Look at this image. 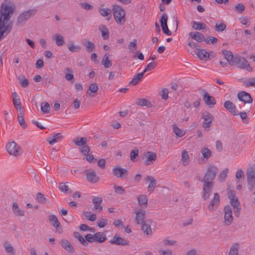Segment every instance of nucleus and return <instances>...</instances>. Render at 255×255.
Returning a JSON list of instances; mask_svg holds the SVG:
<instances>
[{
  "mask_svg": "<svg viewBox=\"0 0 255 255\" xmlns=\"http://www.w3.org/2000/svg\"><path fill=\"white\" fill-rule=\"evenodd\" d=\"M14 12V7L2 3L0 7V41L11 30L12 25L8 23Z\"/></svg>",
  "mask_w": 255,
  "mask_h": 255,
  "instance_id": "nucleus-1",
  "label": "nucleus"
},
{
  "mask_svg": "<svg viewBox=\"0 0 255 255\" xmlns=\"http://www.w3.org/2000/svg\"><path fill=\"white\" fill-rule=\"evenodd\" d=\"M218 172V169L216 166L210 165L202 180V182L204 183L202 197L204 200H207L209 198L214 187L213 180Z\"/></svg>",
  "mask_w": 255,
  "mask_h": 255,
  "instance_id": "nucleus-2",
  "label": "nucleus"
},
{
  "mask_svg": "<svg viewBox=\"0 0 255 255\" xmlns=\"http://www.w3.org/2000/svg\"><path fill=\"white\" fill-rule=\"evenodd\" d=\"M231 66L236 65L238 68L246 69L249 72L252 71V68L249 64L248 61L244 57H242L238 55H235L233 61L231 63Z\"/></svg>",
  "mask_w": 255,
  "mask_h": 255,
  "instance_id": "nucleus-3",
  "label": "nucleus"
},
{
  "mask_svg": "<svg viewBox=\"0 0 255 255\" xmlns=\"http://www.w3.org/2000/svg\"><path fill=\"white\" fill-rule=\"evenodd\" d=\"M228 196L230 200V204L234 208V212L235 216L238 217L240 214L241 206L237 197L234 191L228 192Z\"/></svg>",
  "mask_w": 255,
  "mask_h": 255,
  "instance_id": "nucleus-4",
  "label": "nucleus"
},
{
  "mask_svg": "<svg viewBox=\"0 0 255 255\" xmlns=\"http://www.w3.org/2000/svg\"><path fill=\"white\" fill-rule=\"evenodd\" d=\"M113 11L116 22L120 25L124 24L126 21L125 10L119 5H116L113 7Z\"/></svg>",
  "mask_w": 255,
  "mask_h": 255,
  "instance_id": "nucleus-5",
  "label": "nucleus"
},
{
  "mask_svg": "<svg viewBox=\"0 0 255 255\" xmlns=\"http://www.w3.org/2000/svg\"><path fill=\"white\" fill-rule=\"evenodd\" d=\"M36 12L35 9H29L22 12L17 17L16 24L18 26L23 25L26 21L28 20L31 16H34Z\"/></svg>",
  "mask_w": 255,
  "mask_h": 255,
  "instance_id": "nucleus-6",
  "label": "nucleus"
},
{
  "mask_svg": "<svg viewBox=\"0 0 255 255\" xmlns=\"http://www.w3.org/2000/svg\"><path fill=\"white\" fill-rule=\"evenodd\" d=\"M5 148L9 154L15 156H17L22 153V149L14 141L8 142L6 145Z\"/></svg>",
  "mask_w": 255,
  "mask_h": 255,
  "instance_id": "nucleus-7",
  "label": "nucleus"
},
{
  "mask_svg": "<svg viewBox=\"0 0 255 255\" xmlns=\"http://www.w3.org/2000/svg\"><path fill=\"white\" fill-rule=\"evenodd\" d=\"M224 225L230 226L233 221L232 209L230 206H226L224 209Z\"/></svg>",
  "mask_w": 255,
  "mask_h": 255,
  "instance_id": "nucleus-8",
  "label": "nucleus"
},
{
  "mask_svg": "<svg viewBox=\"0 0 255 255\" xmlns=\"http://www.w3.org/2000/svg\"><path fill=\"white\" fill-rule=\"evenodd\" d=\"M202 119H203L202 127L209 130L214 119L213 116L209 113H204L202 115Z\"/></svg>",
  "mask_w": 255,
  "mask_h": 255,
  "instance_id": "nucleus-9",
  "label": "nucleus"
},
{
  "mask_svg": "<svg viewBox=\"0 0 255 255\" xmlns=\"http://www.w3.org/2000/svg\"><path fill=\"white\" fill-rule=\"evenodd\" d=\"M247 182L249 189L251 191L255 186V169L251 168L247 171Z\"/></svg>",
  "mask_w": 255,
  "mask_h": 255,
  "instance_id": "nucleus-10",
  "label": "nucleus"
},
{
  "mask_svg": "<svg viewBox=\"0 0 255 255\" xmlns=\"http://www.w3.org/2000/svg\"><path fill=\"white\" fill-rule=\"evenodd\" d=\"M110 243L112 245L117 246H128L129 245V241L121 237L119 235L116 234L113 238L110 240Z\"/></svg>",
  "mask_w": 255,
  "mask_h": 255,
  "instance_id": "nucleus-11",
  "label": "nucleus"
},
{
  "mask_svg": "<svg viewBox=\"0 0 255 255\" xmlns=\"http://www.w3.org/2000/svg\"><path fill=\"white\" fill-rule=\"evenodd\" d=\"M85 174L88 181L91 183H97L99 180V177L96 175V172L92 169H89L86 170Z\"/></svg>",
  "mask_w": 255,
  "mask_h": 255,
  "instance_id": "nucleus-12",
  "label": "nucleus"
},
{
  "mask_svg": "<svg viewBox=\"0 0 255 255\" xmlns=\"http://www.w3.org/2000/svg\"><path fill=\"white\" fill-rule=\"evenodd\" d=\"M49 221L57 233L60 234L62 232V227L56 216L54 215L49 216Z\"/></svg>",
  "mask_w": 255,
  "mask_h": 255,
  "instance_id": "nucleus-13",
  "label": "nucleus"
},
{
  "mask_svg": "<svg viewBox=\"0 0 255 255\" xmlns=\"http://www.w3.org/2000/svg\"><path fill=\"white\" fill-rule=\"evenodd\" d=\"M113 173L117 177L122 179L126 178L128 174L127 169L119 166L115 167L113 169Z\"/></svg>",
  "mask_w": 255,
  "mask_h": 255,
  "instance_id": "nucleus-14",
  "label": "nucleus"
},
{
  "mask_svg": "<svg viewBox=\"0 0 255 255\" xmlns=\"http://www.w3.org/2000/svg\"><path fill=\"white\" fill-rule=\"evenodd\" d=\"M220 204V196L218 193H216L214 195V198L211 200L208 205V208L211 212L216 210Z\"/></svg>",
  "mask_w": 255,
  "mask_h": 255,
  "instance_id": "nucleus-15",
  "label": "nucleus"
},
{
  "mask_svg": "<svg viewBox=\"0 0 255 255\" xmlns=\"http://www.w3.org/2000/svg\"><path fill=\"white\" fill-rule=\"evenodd\" d=\"M238 98L240 101L243 102L245 104H251L253 101L251 95L243 91H240L238 93Z\"/></svg>",
  "mask_w": 255,
  "mask_h": 255,
  "instance_id": "nucleus-16",
  "label": "nucleus"
},
{
  "mask_svg": "<svg viewBox=\"0 0 255 255\" xmlns=\"http://www.w3.org/2000/svg\"><path fill=\"white\" fill-rule=\"evenodd\" d=\"M203 99L205 104L210 108H212L216 104L215 99L210 96L207 92H205Z\"/></svg>",
  "mask_w": 255,
  "mask_h": 255,
  "instance_id": "nucleus-17",
  "label": "nucleus"
},
{
  "mask_svg": "<svg viewBox=\"0 0 255 255\" xmlns=\"http://www.w3.org/2000/svg\"><path fill=\"white\" fill-rule=\"evenodd\" d=\"M146 160L144 161L145 165H149L152 164L156 159V154L154 152L147 151L145 154Z\"/></svg>",
  "mask_w": 255,
  "mask_h": 255,
  "instance_id": "nucleus-18",
  "label": "nucleus"
},
{
  "mask_svg": "<svg viewBox=\"0 0 255 255\" xmlns=\"http://www.w3.org/2000/svg\"><path fill=\"white\" fill-rule=\"evenodd\" d=\"M194 52L201 60H207L210 56V54L205 49L197 48Z\"/></svg>",
  "mask_w": 255,
  "mask_h": 255,
  "instance_id": "nucleus-19",
  "label": "nucleus"
},
{
  "mask_svg": "<svg viewBox=\"0 0 255 255\" xmlns=\"http://www.w3.org/2000/svg\"><path fill=\"white\" fill-rule=\"evenodd\" d=\"M82 44L85 47V50L87 52L91 53L95 51V45L93 42L84 39L82 40Z\"/></svg>",
  "mask_w": 255,
  "mask_h": 255,
  "instance_id": "nucleus-20",
  "label": "nucleus"
},
{
  "mask_svg": "<svg viewBox=\"0 0 255 255\" xmlns=\"http://www.w3.org/2000/svg\"><path fill=\"white\" fill-rule=\"evenodd\" d=\"M60 243L62 247L66 251L71 253H73L74 252V248L71 243L67 240L62 239L60 240Z\"/></svg>",
  "mask_w": 255,
  "mask_h": 255,
  "instance_id": "nucleus-21",
  "label": "nucleus"
},
{
  "mask_svg": "<svg viewBox=\"0 0 255 255\" xmlns=\"http://www.w3.org/2000/svg\"><path fill=\"white\" fill-rule=\"evenodd\" d=\"M136 215L135 220L137 224H142L144 223V219L145 216V211L142 210H139L135 212Z\"/></svg>",
  "mask_w": 255,
  "mask_h": 255,
  "instance_id": "nucleus-22",
  "label": "nucleus"
},
{
  "mask_svg": "<svg viewBox=\"0 0 255 255\" xmlns=\"http://www.w3.org/2000/svg\"><path fill=\"white\" fill-rule=\"evenodd\" d=\"M225 108L234 115H238L236 107L235 104L230 101H227L224 103Z\"/></svg>",
  "mask_w": 255,
  "mask_h": 255,
  "instance_id": "nucleus-23",
  "label": "nucleus"
},
{
  "mask_svg": "<svg viewBox=\"0 0 255 255\" xmlns=\"http://www.w3.org/2000/svg\"><path fill=\"white\" fill-rule=\"evenodd\" d=\"M189 35L193 39L195 40L196 41L198 42H201L203 40H205L204 36L203 34L200 32L195 31V32H190L189 33Z\"/></svg>",
  "mask_w": 255,
  "mask_h": 255,
  "instance_id": "nucleus-24",
  "label": "nucleus"
},
{
  "mask_svg": "<svg viewBox=\"0 0 255 255\" xmlns=\"http://www.w3.org/2000/svg\"><path fill=\"white\" fill-rule=\"evenodd\" d=\"M146 180L150 181V183L147 187L148 191L150 192H153L156 185V179L152 176H147L146 178Z\"/></svg>",
  "mask_w": 255,
  "mask_h": 255,
  "instance_id": "nucleus-25",
  "label": "nucleus"
},
{
  "mask_svg": "<svg viewBox=\"0 0 255 255\" xmlns=\"http://www.w3.org/2000/svg\"><path fill=\"white\" fill-rule=\"evenodd\" d=\"M63 138V136L61 133L55 134L53 137H49L47 140L50 145H53L55 143L59 141Z\"/></svg>",
  "mask_w": 255,
  "mask_h": 255,
  "instance_id": "nucleus-26",
  "label": "nucleus"
},
{
  "mask_svg": "<svg viewBox=\"0 0 255 255\" xmlns=\"http://www.w3.org/2000/svg\"><path fill=\"white\" fill-rule=\"evenodd\" d=\"M138 205L140 207L145 208L147 206L148 199L146 195H140L137 197Z\"/></svg>",
  "mask_w": 255,
  "mask_h": 255,
  "instance_id": "nucleus-27",
  "label": "nucleus"
},
{
  "mask_svg": "<svg viewBox=\"0 0 255 255\" xmlns=\"http://www.w3.org/2000/svg\"><path fill=\"white\" fill-rule=\"evenodd\" d=\"M222 54L224 58L227 60L228 64L231 65V63L233 61L235 55H233L232 52L229 50H225L222 51Z\"/></svg>",
  "mask_w": 255,
  "mask_h": 255,
  "instance_id": "nucleus-28",
  "label": "nucleus"
},
{
  "mask_svg": "<svg viewBox=\"0 0 255 255\" xmlns=\"http://www.w3.org/2000/svg\"><path fill=\"white\" fill-rule=\"evenodd\" d=\"M143 72L138 73L134 75L130 82V84L135 86L137 85L143 78L144 75Z\"/></svg>",
  "mask_w": 255,
  "mask_h": 255,
  "instance_id": "nucleus-29",
  "label": "nucleus"
},
{
  "mask_svg": "<svg viewBox=\"0 0 255 255\" xmlns=\"http://www.w3.org/2000/svg\"><path fill=\"white\" fill-rule=\"evenodd\" d=\"M99 29L101 32L102 36L104 40H107L109 38V32L105 25H100Z\"/></svg>",
  "mask_w": 255,
  "mask_h": 255,
  "instance_id": "nucleus-30",
  "label": "nucleus"
},
{
  "mask_svg": "<svg viewBox=\"0 0 255 255\" xmlns=\"http://www.w3.org/2000/svg\"><path fill=\"white\" fill-rule=\"evenodd\" d=\"M53 39L55 41L56 45L58 46H61L64 43V37L61 34H56L54 35Z\"/></svg>",
  "mask_w": 255,
  "mask_h": 255,
  "instance_id": "nucleus-31",
  "label": "nucleus"
},
{
  "mask_svg": "<svg viewBox=\"0 0 255 255\" xmlns=\"http://www.w3.org/2000/svg\"><path fill=\"white\" fill-rule=\"evenodd\" d=\"M12 210L14 214L17 216H24V211H22L18 207V204L16 202H14L12 204Z\"/></svg>",
  "mask_w": 255,
  "mask_h": 255,
  "instance_id": "nucleus-32",
  "label": "nucleus"
},
{
  "mask_svg": "<svg viewBox=\"0 0 255 255\" xmlns=\"http://www.w3.org/2000/svg\"><path fill=\"white\" fill-rule=\"evenodd\" d=\"M67 47H68V49H69V50L70 51H71V52H79L81 50V47H80V45H74V43L73 41H70L67 44Z\"/></svg>",
  "mask_w": 255,
  "mask_h": 255,
  "instance_id": "nucleus-33",
  "label": "nucleus"
},
{
  "mask_svg": "<svg viewBox=\"0 0 255 255\" xmlns=\"http://www.w3.org/2000/svg\"><path fill=\"white\" fill-rule=\"evenodd\" d=\"M95 236L96 237V242L99 243H104L107 240L106 235L103 232L96 233H95Z\"/></svg>",
  "mask_w": 255,
  "mask_h": 255,
  "instance_id": "nucleus-34",
  "label": "nucleus"
},
{
  "mask_svg": "<svg viewBox=\"0 0 255 255\" xmlns=\"http://www.w3.org/2000/svg\"><path fill=\"white\" fill-rule=\"evenodd\" d=\"M101 63L106 68L110 67L112 65L111 60H109V55L106 53L102 60Z\"/></svg>",
  "mask_w": 255,
  "mask_h": 255,
  "instance_id": "nucleus-35",
  "label": "nucleus"
},
{
  "mask_svg": "<svg viewBox=\"0 0 255 255\" xmlns=\"http://www.w3.org/2000/svg\"><path fill=\"white\" fill-rule=\"evenodd\" d=\"M3 246L5 251L9 254V255H15V250L12 245L8 244L7 242H6L3 244Z\"/></svg>",
  "mask_w": 255,
  "mask_h": 255,
  "instance_id": "nucleus-36",
  "label": "nucleus"
},
{
  "mask_svg": "<svg viewBox=\"0 0 255 255\" xmlns=\"http://www.w3.org/2000/svg\"><path fill=\"white\" fill-rule=\"evenodd\" d=\"M192 26L195 30H203L206 28V24L202 22L193 21Z\"/></svg>",
  "mask_w": 255,
  "mask_h": 255,
  "instance_id": "nucleus-37",
  "label": "nucleus"
},
{
  "mask_svg": "<svg viewBox=\"0 0 255 255\" xmlns=\"http://www.w3.org/2000/svg\"><path fill=\"white\" fill-rule=\"evenodd\" d=\"M73 142L77 146H82L86 144L87 139L86 137L76 138L73 140Z\"/></svg>",
  "mask_w": 255,
  "mask_h": 255,
  "instance_id": "nucleus-38",
  "label": "nucleus"
},
{
  "mask_svg": "<svg viewBox=\"0 0 255 255\" xmlns=\"http://www.w3.org/2000/svg\"><path fill=\"white\" fill-rule=\"evenodd\" d=\"M173 130L177 137H181L185 134V132L180 129L176 125H173Z\"/></svg>",
  "mask_w": 255,
  "mask_h": 255,
  "instance_id": "nucleus-39",
  "label": "nucleus"
},
{
  "mask_svg": "<svg viewBox=\"0 0 255 255\" xmlns=\"http://www.w3.org/2000/svg\"><path fill=\"white\" fill-rule=\"evenodd\" d=\"M141 229L145 234L146 235H150L152 234V229L150 225L146 224L145 223L141 224Z\"/></svg>",
  "mask_w": 255,
  "mask_h": 255,
  "instance_id": "nucleus-40",
  "label": "nucleus"
},
{
  "mask_svg": "<svg viewBox=\"0 0 255 255\" xmlns=\"http://www.w3.org/2000/svg\"><path fill=\"white\" fill-rule=\"evenodd\" d=\"M98 90V86L97 84L96 83H93L90 85L89 89L87 91V94L90 96L91 93H96Z\"/></svg>",
  "mask_w": 255,
  "mask_h": 255,
  "instance_id": "nucleus-41",
  "label": "nucleus"
},
{
  "mask_svg": "<svg viewBox=\"0 0 255 255\" xmlns=\"http://www.w3.org/2000/svg\"><path fill=\"white\" fill-rule=\"evenodd\" d=\"M75 237L77 238L79 241L84 246H88L89 244L86 241L85 238H84L83 236L78 232H75L74 233Z\"/></svg>",
  "mask_w": 255,
  "mask_h": 255,
  "instance_id": "nucleus-42",
  "label": "nucleus"
},
{
  "mask_svg": "<svg viewBox=\"0 0 255 255\" xmlns=\"http://www.w3.org/2000/svg\"><path fill=\"white\" fill-rule=\"evenodd\" d=\"M41 111L44 114H47L50 110V105L47 102H42L41 104Z\"/></svg>",
  "mask_w": 255,
  "mask_h": 255,
  "instance_id": "nucleus-43",
  "label": "nucleus"
},
{
  "mask_svg": "<svg viewBox=\"0 0 255 255\" xmlns=\"http://www.w3.org/2000/svg\"><path fill=\"white\" fill-rule=\"evenodd\" d=\"M136 104L140 106H146L149 107L150 105V102L145 99H137L136 101Z\"/></svg>",
  "mask_w": 255,
  "mask_h": 255,
  "instance_id": "nucleus-44",
  "label": "nucleus"
},
{
  "mask_svg": "<svg viewBox=\"0 0 255 255\" xmlns=\"http://www.w3.org/2000/svg\"><path fill=\"white\" fill-rule=\"evenodd\" d=\"M18 121L19 125L23 128H25L27 127V125L25 122L23 114L20 111L19 114L18 115Z\"/></svg>",
  "mask_w": 255,
  "mask_h": 255,
  "instance_id": "nucleus-45",
  "label": "nucleus"
},
{
  "mask_svg": "<svg viewBox=\"0 0 255 255\" xmlns=\"http://www.w3.org/2000/svg\"><path fill=\"white\" fill-rule=\"evenodd\" d=\"M189 155L188 154V153L185 150H183L182 152V161L183 162V164L184 166H186L188 165L189 163Z\"/></svg>",
  "mask_w": 255,
  "mask_h": 255,
  "instance_id": "nucleus-46",
  "label": "nucleus"
},
{
  "mask_svg": "<svg viewBox=\"0 0 255 255\" xmlns=\"http://www.w3.org/2000/svg\"><path fill=\"white\" fill-rule=\"evenodd\" d=\"M239 247V244H234L230 249L229 255H238Z\"/></svg>",
  "mask_w": 255,
  "mask_h": 255,
  "instance_id": "nucleus-47",
  "label": "nucleus"
},
{
  "mask_svg": "<svg viewBox=\"0 0 255 255\" xmlns=\"http://www.w3.org/2000/svg\"><path fill=\"white\" fill-rule=\"evenodd\" d=\"M201 152L203 157L206 159L209 158L211 156V151L208 148H203Z\"/></svg>",
  "mask_w": 255,
  "mask_h": 255,
  "instance_id": "nucleus-48",
  "label": "nucleus"
},
{
  "mask_svg": "<svg viewBox=\"0 0 255 255\" xmlns=\"http://www.w3.org/2000/svg\"><path fill=\"white\" fill-rule=\"evenodd\" d=\"M59 188L62 192L64 193L72 192V191L69 189V187L63 183H60L59 184Z\"/></svg>",
  "mask_w": 255,
  "mask_h": 255,
  "instance_id": "nucleus-49",
  "label": "nucleus"
},
{
  "mask_svg": "<svg viewBox=\"0 0 255 255\" xmlns=\"http://www.w3.org/2000/svg\"><path fill=\"white\" fill-rule=\"evenodd\" d=\"M114 188L115 189V192L117 194L123 195L126 193L125 190L122 186L115 185L114 186Z\"/></svg>",
  "mask_w": 255,
  "mask_h": 255,
  "instance_id": "nucleus-50",
  "label": "nucleus"
},
{
  "mask_svg": "<svg viewBox=\"0 0 255 255\" xmlns=\"http://www.w3.org/2000/svg\"><path fill=\"white\" fill-rule=\"evenodd\" d=\"M139 151L138 149L132 150L130 153V159L132 161L137 160L136 157L138 156Z\"/></svg>",
  "mask_w": 255,
  "mask_h": 255,
  "instance_id": "nucleus-51",
  "label": "nucleus"
},
{
  "mask_svg": "<svg viewBox=\"0 0 255 255\" xmlns=\"http://www.w3.org/2000/svg\"><path fill=\"white\" fill-rule=\"evenodd\" d=\"M95 234L93 235L91 234H89L86 235L85 236V238L86 239V241L88 243H92L94 242H96V237H95Z\"/></svg>",
  "mask_w": 255,
  "mask_h": 255,
  "instance_id": "nucleus-52",
  "label": "nucleus"
},
{
  "mask_svg": "<svg viewBox=\"0 0 255 255\" xmlns=\"http://www.w3.org/2000/svg\"><path fill=\"white\" fill-rule=\"evenodd\" d=\"M226 28V25L224 23L216 24L215 26V30L217 32H222Z\"/></svg>",
  "mask_w": 255,
  "mask_h": 255,
  "instance_id": "nucleus-53",
  "label": "nucleus"
},
{
  "mask_svg": "<svg viewBox=\"0 0 255 255\" xmlns=\"http://www.w3.org/2000/svg\"><path fill=\"white\" fill-rule=\"evenodd\" d=\"M157 64L155 62H151L148 64L146 66L145 68L143 71L144 74L146 72L151 70L154 69L156 67Z\"/></svg>",
  "mask_w": 255,
  "mask_h": 255,
  "instance_id": "nucleus-54",
  "label": "nucleus"
},
{
  "mask_svg": "<svg viewBox=\"0 0 255 255\" xmlns=\"http://www.w3.org/2000/svg\"><path fill=\"white\" fill-rule=\"evenodd\" d=\"M245 5L242 3H238L234 8L235 11H237L239 13H242L245 10Z\"/></svg>",
  "mask_w": 255,
  "mask_h": 255,
  "instance_id": "nucleus-55",
  "label": "nucleus"
},
{
  "mask_svg": "<svg viewBox=\"0 0 255 255\" xmlns=\"http://www.w3.org/2000/svg\"><path fill=\"white\" fill-rule=\"evenodd\" d=\"M99 11L100 14L103 16H108L111 14V10L108 8H101Z\"/></svg>",
  "mask_w": 255,
  "mask_h": 255,
  "instance_id": "nucleus-56",
  "label": "nucleus"
},
{
  "mask_svg": "<svg viewBox=\"0 0 255 255\" xmlns=\"http://www.w3.org/2000/svg\"><path fill=\"white\" fill-rule=\"evenodd\" d=\"M36 199L37 201L40 203H45L46 202V198L41 193H38L37 194Z\"/></svg>",
  "mask_w": 255,
  "mask_h": 255,
  "instance_id": "nucleus-57",
  "label": "nucleus"
},
{
  "mask_svg": "<svg viewBox=\"0 0 255 255\" xmlns=\"http://www.w3.org/2000/svg\"><path fill=\"white\" fill-rule=\"evenodd\" d=\"M228 169L226 168L221 172L219 175V180L221 181H224V179L227 177L228 173Z\"/></svg>",
  "mask_w": 255,
  "mask_h": 255,
  "instance_id": "nucleus-58",
  "label": "nucleus"
},
{
  "mask_svg": "<svg viewBox=\"0 0 255 255\" xmlns=\"http://www.w3.org/2000/svg\"><path fill=\"white\" fill-rule=\"evenodd\" d=\"M81 7L85 10H92L93 6L89 3L83 2L80 3Z\"/></svg>",
  "mask_w": 255,
  "mask_h": 255,
  "instance_id": "nucleus-59",
  "label": "nucleus"
},
{
  "mask_svg": "<svg viewBox=\"0 0 255 255\" xmlns=\"http://www.w3.org/2000/svg\"><path fill=\"white\" fill-rule=\"evenodd\" d=\"M90 151L89 147L87 145L82 146L81 148V152L84 155H87Z\"/></svg>",
  "mask_w": 255,
  "mask_h": 255,
  "instance_id": "nucleus-60",
  "label": "nucleus"
},
{
  "mask_svg": "<svg viewBox=\"0 0 255 255\" xmlns=\"http://www.w3.org/2000/svg\"><path fill=\"white\" fill-rule=\"evenodd\" d=\"M13 105H14V107L17 110H21V103L20 100L19 98H17V99L13 100Z\"/></svg>",
  "mask_w": 255,
  "mask_h": 255,
  "instance_id": "nucleus-61",
  "label": "nucleus"
},
{
  "mask_svg": "<svg viewBox=\"0 0 255 255\" xmlns=\"http://www.w3.org/2000/svg\"><path fill=\"white\" fill-rule=\"evenodd\" d=\"M205 41L207 44H215L218 41V39L214 37H209L207 39H205Z\"/></svg>",
  "mask_w": 255,
  "mask_h": 255,
  "instance_id": "nucleus-62",
  "label": "nucleus"
},
{
  "mask_svg": "<svg viewBox=\"0 0 255 255\" xmlns=\"http://www.w3.org/2000/svg\"><path fill=\"white\" fill-rule=\"evenodd\" d=\"M244 85L246 87H255V78H252L249 81L245 82Z\"/></svg>",
  "mask_w": 255,
  "mask_h": 255,
  "instance_id": "nucleus-63",
  "label": "nucleus"
},
{
  "mask_svg": "<svg viewBox=\"0 0 255 255\" xmlns=\"http://www.w3.org/2000/svg\"><path fill=\"white\" fill-rule=\"evenodd\" d=\"M167 20H168L167 15L166 13H163L161 16L160 20V23H161V25L167 24Z\"/></svg>",
  "mask_w": 255,
  "mask_h": 255,
  "instance_id": "nucleus-64",
  "label": "nucleus"
}]
</instances>
